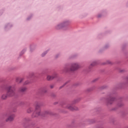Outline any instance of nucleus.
I'll return each instance as SVG.
<instances>
[{"instance_id": "obj_1", "label": "nucleus", "mask_w": 128, "mask_h": 128, "mask_svg": "<svg viewBox=\"0 0 128 128\" xmlns=\"http://www.w3.org/2000/svg\"><path fill=\"white\" fill-rule=\"evenodd\" d=\"M46 114H50V112L45 111L44 113H40V105H36V110L32 115V118H38L39 116H46Z\"/></svg>"}, {"instance_id": "obj_2", "label": "nucleus", "mask_w": 128, "mask_h": 128, "mask_svg": "<svg viewBox=\"0 0 128 128\" xmlns=\"http://www.w3.org/2000/svg\"><path fill=\"white\" fill-rule=\"evenodd\" d=\"M78 68H80V64L78 63L72 64L70 68L68 66L64 68L65 72H69V70H70L71 72H74V70H76Z\"/></svg>"}, {"instance_id": "obj_3", "label": "nucleus", "mask_w": 128, "mask_h": 128, "mask_svg": "<svg viewBox=\"0 0 128 128\" xmlns=\"http://www.w3.org/2000/svg\"><path fill=\"white\" fill-rule=\"evenodd\" d=\"M7 94L8 96H16V88L14 86H9L7 88Z\"/></svg>"}, {"instance_id": "obj_4", "label": "nucleus", "mask_w": 128, "mask_h": 128, "mask_svg": "<svg viewBox=\"0 0 128 128\" xmlns=\"http://www.w3.org/2000/svg\"><path fill=\"white\" fill-rule=\"evenodd\" d=\"M66 108H68L70 110H78V108L76 106H73L71 104H68L66 106Z\"/></svg>"}, {"instance_id": "obj_5", "label": "nucleus", "mask_w": 128, "mask_h": 128, "mask_svg": "<svg viewBox=\"0 0 128 128\" xmlns=\"http://www.w3.org/2000/svg\"><path fill=\"white\" fill-rule=\"evenodd\" d=\"M15 116H14V114H9L8 118H6V122H12V120H14Z\"/></svg>"}, {"instance_id": "obj_6", "label": "nucleus", "mask_w": 128, "mask_h": 128, "mask_svg": "<svg viewBox=\"0 0 128 128\" xmlns=\"http://www.w3.org/2000/svg\"><path fill=\"white\" fill-rule=\"evenodd\" d=\"M56 73H54V74L52 76H50V75L47 76V80H52L54 78H56Z\"/></svg>"}, {"instance_id": "obj_7", "label": "nucleus", "mask_w": 128, "mask_h": 128, "mask_svg": "<svg viewBox=\"0 0 128 128\" xmlns=\"http://www.w3.org/2000/svg\"><path fill=\"white\" fill-rule=\"evenodd\" d=\"M114 100V98L110 97L109 99L107 100L108 103L110 104H112V102Z\"/></svg>"}, {"instance_id": "obj_8", "label": "nucleus", "mask_w": 128, "mask_h": 128, "mask_svg": "<svg viewBox=\"0 0 128 128\" xmlns=\"http://www.w3.org/2000/svg\"><path fill=\"white\" fill-rule=\"evenodd\" d=\"M23 81H24V78H16V82H18V84H20V82H22Z\"/></svg>"}, {"instance_id": "obj_9", "label": "nucleus", "mask_w": 128, "mask_h": 128, "mask_svg": "<svg viewBox=\"0 0 128 128\" xmlns=\"http://www.w3.org/2000/svg\"><path fill=\"white\" fill-rule=\"evenodd\" d=\"M8 93H6V94H3L1 98L2 100H6L8 98Z\"/></svg>"}, {"instance_id": "obj_10", "label": "nucleus", "mask_w": 128, "mask_h": 128, "mask_svg": "<svg viewBox=\"0 0 128 128\" xmlns=\"http://www.w3.org/2000/svg\"><path fill=\"white\" fill-rule=\"evenodd\" d=\"M26 90V88L23 87L20 88L19 90L20 92H25V90Z\"/></svg>"}, {"instance_id": "obj_11", "label": "nucleus", "mask_w": 128, "mask_h": 128, "mask_svg": "<svg viewBox=\"0 0 128 128\" xmlns=\"http://www.w3.org/2000/svg\"><path fill=\"white\" fill-rule=\"evenodd\" d=\"M32 110H34V108H30L28 110V114L32 112Z\"/></svg>"}, {"instance_id": "obj_12", "label": "nucleus", "mask_w": 128, "mask_h": 128, "mask_svg": "<svg viewBox=\"0 0 128 128\" xmlns=\"http://www.w3.org/2000/svg\"><path fill=\"white\" fill-rule=\"evenodd\" d=\"M30 84V81L27 80L24 82V84Z\"/></svg>"}, {"instance_id": "obj_13", "label": "nucleus", "mask_w": 128, "mask_h": 128, "mask_svg": "<svg viewBox=\"0 0 128 128\" xmlns=\"http://www.w3.org/2000/svg\"><path fill=\"white\" fill-rule=\"evenodd\" d=\"M46 52H44V53H43L42 56H46Z\"/></svg>"}, {"instance_id": "obj_14", "label": "nucleus", "mask_w": 128, "mask_h": 128, "mask_svg": "<svg viewBox=\"0 0 128 128\" xmlns=\"http://www.w3.org/2000/svg\"><path fill=\"white\" fill-rule=\"evenodd\" d=\"M50 88H54V85H51L50 86Z\"/></svg>"}, {"instance_id": "obj_15", "label": "nucleus", "mask_w": 128, "mask_h": 128, "mask_svg": "<svg viewBox=\"0 0 128 128\" xmlns=\"http://www.w3.org/2000/svg\"><path fill=\"white\" fill-rule=\"evenodd\" d=\"M95 64H91L92 66H94Z\"/></svg>"}, {"instance_id": "obj_16", "label": "nucleus", "mask_w": 128, "mask_h": 128, "mask_svg": "<svg viewBox=\"0 0 128 128\" xmlns=\"http://www.w3.org/2000/svg\"><path fill=\"white\" fill-rule=\"evenodd\" d=\"M34 74V73L30 74Z\"/></svg>"}, {"instance_id": "obj_17", "label": "nucleus", "mask_w": 128, "mask_h": 128, "mask_svg": "<svg viewBox=\"0 0 128 128\" xmlns=\"http://www.w3.org/2000/svg\"><path fill=\"white\" fill-rule=\"evenodd\" d=\"M68 84V82H66V83L65 84Z\"/></svg>"}]
</instances>
